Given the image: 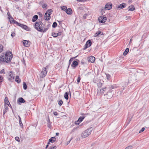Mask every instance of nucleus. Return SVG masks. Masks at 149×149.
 Instances as JSON below:
<instances>
[{
  "instance_id": "nucleus-37",
  "label": "nucleus",
  "mask_w": 149,
  "mask_h": 149,
  "mask_svg": "<svg viewBox=\"0 0 149 149\" xmlns=\"http://www.w3.org/2000/svg\"><path fill=\"white\" fill-rule=\"evenodd\" d=\"M77 56H76V57H74V58H75ZM73 58H71L69 60V66L68 67V68H69V65H70V63H71V62L72 61V60H73Z\"/></svg>"
},
{
  "instance_id": "nucleus-58",
  "label": "nucleus",
  "mask_w": 149,
  "mask_h": 149,
  "mask_svg": "<svg viewBox=\"0 0 149 149\" xmlns=\"http://www.w3.org/2000/svg\"><path fill=\"white\" fill-rule=\"evenodd\" d=\"M48 147V145H47V146H46V148H45L46 149L47 148V147Z\"/></svg>"
},
{
  "instance_id": "nucleus-33",
  "label": "nucleus",
  "mask_w": 149,
  "mask_h": 149,
  "mask_svg": "<svg viewBox=\"0 0 149 149\" xmlns=\"http://www.w3.org/2000/svg\"><path fill=\"white\" fill-rule=\"evenodd\" d=\"M61 9L63 10H67V8L66 6H63L60 7Z\"/></svg>"
},
{
  "instance_id": "nucleus-60",
  "label": "nucleus",
  "mask_w": 149,
  "mask_h": 149,
  "mask_svg": "<svg viewBox=\"0 0 149 149\" xmlns=\"http://www.w3.org/2000/svg\"><path fill=\"white\" fill-rule=\"evenodd\" d=\"M7 14H8V16H9V15H10V13H9V12H8V13H7Z\"/></svg>"
},
{
  "instance_id": "nucleus-52",
  "label": "nucleus",
  "mask_w": 149,
  "mask_h": 149,
  "mask_svg": "<svg viewBox=\"0 0 149 149\" xmlns=\"http://www.w3.org/2000/svg\"><path fill=\"white\" fill-rule=\"evenodd\" d=\"M4 72V70L3 69L0 72V73H3Z\"/></svg>"
},
{
  "instance_id": "nucleus-45",
  "label": "nucleus",
  "mask_w": 149,
  "mask_h": 149,
  "mask_svg": "<svg viewBox=\"0 0 149 149\" xmlns=\"http://www.w3.org/2000/svg\"><path fill=\"white\" fill-rule=\"evenodd\" d=\"M15 34L14 32L12 33L11 34V36H12L13 38L15 36Z\"/></svg>"
},
{
  "instance_id": "nucleus-4",
  "label": "nucleus",
  "mask_w": 149,
  "mask_h": 149,
  "mask_svg": "<svg viewBox=\"0 0 149 149\" xmlns=\"http://www.w3.org/2000/svg\"><path fill=\"white\" fill-rule=\"evenodd\" d=\"M53 11L51 9L47 10L45 15V18L47 20H49L50 19V15L52 14Z\"/></svg>"
},
{
  "instance_id": "nucleus-16",
  "label": "nucleus",
  "mask_w": 149,
  "mask_h": 149,
  "mask_svg": "<svg viewBox=\"0 0 149 149\" xmlns=\"http://www.w3.org/2000/svg\"><path fill=\"white\" fill-rule=\"evenodd\" d=\"M126 6V5L125 3H123L120 5H119L118 7V8L120 9H122L125 8Z\"/></svg>"
},
{
  "instance_id": "nucleus-6",
  "label": "nucleus",
  "mask_w": 149,
  "mask_h": 149,
  "mask_svg": "<svg viewBox=\"0 0 149 149\" xmlns=\"http://www.w3.org/2000/svg\"><path fill=\"white\" fill-rule=\"evenodd\" d=\"M98 20L100 22L103 23L106 21L107 17L103 16H100L99 17Z\"/></svg>"
},
{
  "instance_id": "nucleus-31",
  "label": "nucleus",
  "mask_w": 149,
  "mask_h": 149,
  "mask_svg": "<svg viewBox=\"0 0 149 149\" xmlns=\"http://www.w3.org/2000/svg\"><path fill=\"white\" fill-rule=\"evenodd\" d=\"M101 32L100 31H98L94 35V37H96L99 36L101 33Z\"/></svg>"
},
{
  "instance_id": "nucleus-43",
  "label": "nucleus",
  "mask_w": 149,
  "mask_h": 149,
  "mask_svg": "<svg viewBox=\"0 0 149 149\" xmlns=\"http://www.w3.org/2000/svg\"><path fill=\"white\" fill-rule=\"evenodd\" d=\"M80 79H81L80 77V76H79L78 77V78L77 79V82L78 83H79L80 82Z\"/></svg>"
},
{
  "instance_id": "nucleus-3",
  "label": "nucleus",
  "mask_w": 149,
  "mask_h": 149,
  "mask_svg": "<svg viewBox=\"0 0 149 149\" xmlns=\"http://www.w3.org/2000/svg\"><path fill=\"white\" fill-rule=\"evenodd\" d=\"M35 28L39 31H42L43 29V24L41 22H36L35 25Z\"/></svg>"
},
{
  "instance_id": "nucleus-25",
  "label": "nucleus",
  "mask_w": 149,
  "mask_h": 149,
  "mask_svg": "<svg viewBox=\"0 0 149 149\" xmlns=\"http://www.w3.org/2000/svg\"><path fill=\"white\" fill-rule=\"evenodd\" d=\"M42 6L43 9H47V5L46 3H43L42 4Z\"/></svg>"
},
{
  "instance_id": "nucleus-49",
  "label": "nucleus",
  "mask_w": 149,
  "mask_h": 149,
  "mask_svg": "<svg viewBox=\"0 0 149 149\" xmlns=\"http://www.w3.org/2000/svg\"><path fill=\"white\" fill-rule=\"evenodd\" d=\"M79 123V121H78V120L77 121H76L75 123V124L76 125H78L79 123Z\"/></svg>"
},
{
  "instance_id": "nucleus-38",
  "label": "nucleus",
  "mask_w": 149,
  "mask_h": 149,
  "mask_svg": "<svg viewBox=\"0 0 149 149\" xmlns=\"http://www.w3.org/2000/svg\"><path fill=\"white\" fill-rule=\"evenodd\" d=\"M48 28H44V29L42 30V31H40V32H45L47 30Z\"/></svg>"
},
{
  "instance_id": "nucleus-41",
  "label": "nucleus",
  "mask_w": 149,
  "mask_h": 149,
  "mask_svg": "<svg viewBox=\"0 0 149 149\" xmlns=\"http://www.w3.org/2000/svg\"><path fill=\"white\" fill-rule=\"evenodd\" d=\"M63 102L61 100L59 101L58 104L60 106H61L62 105V104H63Z\"/></svg>"
},
{
  "instance_id": "nucleus-21",
  "label": "nucleus",
  "mask_w": 149,
  "mask_h": 149,
  "mask_svg": "<svg viewBox=\"0 0 149 149\" xmlns=\"http://www.w3.org/2000/svg\"><path fill=\"white\" fill-rule=\"evenodd\" d=\"M128 9L129 11H132L134 10L135 8L134 6L133 5H132L129 7Z\"/></svg>"
},
{
  "instance_id": "nucleus-63",
  "label": "nucleus",
  "mask_w": 149,
  "mask_h": 149,
  "mask_svg": "<svg viewBox=\"0 0 149 149\" xmlns=\"http://www.w3.org/2000/svg\"><path fill=\"white\" fill-rule=\"evenodd\" d=\"M131 40H131V39L130 40V42H131Z\"/></svg>"
},
{
  "instance_id": "nucleus-9",
  "label": "nucleus",
  "mask_w": 149,
  "mask_h": 149,
  "mask_svg": "<svg viewBox=\"0 0 149 149\" xmlns=\"http://www.w3.org/2000/svg\"><path fill=\"white\" fill-rule=\"evenodd\" d=\"M112 92L108 91L106 93V94H104V95L107 99H110L113 96V94L111 93Z\"/></svg>"
},
{
  "instance_id": "nucleus-39",
  "label": "nucleus",
  "mask_w": 149,
  "mask_h": 149,
  "mask_svg": "<svg viewBox=\"0 0 149 149\" xmlns=\"http://www.w3.org/2000/svg\"><path fill=\"white\" fill-rule=\"evenodd\" d=\"M15 139L16 141H17L18 142H19L20 141V140L18 137H16L15 138Z\"/></svg>"
},
{
  "instance_id": "nucleus-46",
  "label": "nucleus",
  "mask_w": 149,
  "mask_h": 149,
  "mask_svg": "<svg viewBox=\"0 0 149 149\" xmlns=\"http://www.w3.org/2000/svg\"><path fill=\"white\" fill-rule=\"evenodd\" d=\"M19 125H20V127L21 128H22L23 127V124H22V121L21 122H19Z\"/></svg>"
},
{
  "instance_id": "nucleus-56",
  "label": "nucleus",
  "mask_w": 149,
  "mask_h": 149,
  "mask_svg": "<svg viewBox=\"0 0 149 149\" xmlns=\"http://www.w3.org/2000/svg\"><path fill=\"white\" fill-rule=\"evenodd\" d=\"M61 32H59V33H57V34H58V36L61 35Z\"/></svg>"
},
{
  "instance_id": "nucleus-53",
  "label": "nucleus",
  "mask_w": 149,
  "mask_h": 149,
  "mask_svg": "<svg viewBox=\"0 0 149 149\" xmlns=\"http://www.w3.org/2000/svg\"><path fill=\"white\" fill-rule=\"evenodd\" d=\"M38 14H39V15H40V17H42V14L40 13H38Z\"/></svg>"
},
{
  "instance_id": "nucleus-44",
  "label": "nucleus",
  "mask_w": 149,
  "mask_h": 149,
  "mask_svg": "<svg viewBox=\"0 0 149 149\" xmlns=\"http://www.w3.org/2000/svg\"><path fill=\"white\" fill-rule=\"evenodd\" d=\"M132 148V146H129L126 147L125 149H131Z\"/></svg>"
},
{
  "instance_id": "nucleus-34",
  "label": "nucleus",
  "mask_w": 149,
  "mask_h": 149,
  "mask_svg": "<svg viewBox=\"0 0 149 149\" xmlns=\"http://www.w3.org/2000/svg\"><path fill=\"white\" fill-rule=\"evenodd\" d=\"M3 48V46L2 45H0V53L2 52Z\"/></svg>"
},
{
  "instance_id": "nucleus-24",
  "label": "nucleus",
  "mask_w": 149,
  "mask_h": 149,
  "mask_svg": "<svg viewBox=\"0 0 149 149\" xmlns=\"http://www.w3.org/2000/svg\"><path fill=\"white\" fill-rule=\"evenodd\" d=\"M38 15H34L33 17L32 18V21L33 22H34L35 21H36L38 19Z\"/></svg>"
},
{
  "instance_id": "nucleus-11",
  "label": "nucleus",
  "mask_w": 149,
  "mask_h": 149,
  "mask_svg": "<svg viewBox=\"0 0 149 149\" xmlns=\"http://www.w3.org/2000/svg\"><path fill=\"white\" fill-rule=\"evenodd\" d=\"M91 42L90 40H88L86 42L85 45L84 49H86L88 47H90L91 45Z\"/></svg>"
},
{
  "instance_id": "nucleus-13",
  "label": "nucleus",
  "mask_w": 149,
  "mask_h": 149,
  "mask_svg": "<svg viewBox=\"0 0 149 149\" xmlns=\"http://www.w3.org/2000/svg\"><path fill=\"white\" fill-rule=\"evenodd\" d=\"M16 23L18 26H19L25 29H26L28 28V27L26 25L21 24L20 23H18L17 22H16Z\"/></svg>"
},
{
  "instance_id": "nucleus-50",
  "label": "nucleus",
  "mask_w": 149,
  "mask_h": 149,
  "mask_svg": "<svg viewBox=\"0 0 149 149\" xmlns=\"http://www.w3.org/2000/svg\"><path fill=\"white\" fill-rule=\"evenodd\" d=\"M3 79V78L1 76H0V82H2Z\"/></svg>"
},
{
  "instance_id": "nucleus-62",
  "label": "nucleus",
  "mask_w": 149,
  "mask_h": 149,
  "mask_svg": "<svg viewBox=\"0 0 149 149\" xmlns=\"http://www.w3.org/2000/svg\"><path fill=\"white\" fill-rule=\"evenodd\" d=\"M48 149H52V148H51V147L49 148Z\"/></svg>"
},
{
  "instance_id": "nucleus-27",
  "label": "nucleus",
  "mask_w": 149,
  "mask_h": 149,
  "mask_svg": "<svg viewBox=\"0 0 149 149\" xmlns=\"http://www.w3.org/2000/svg\"><path fill=\"white\" fill-rule=\"evenodd\" d=\"M8 18L9 19L10 22L13 23L14 22V20L13 18L10 16L9 15Z\"/></svg>"
},
{
  "instance_id": "nucleus-20",
  "label": "nucleus",
  "mask_w": 149,
  "mask_h": 149,
  "mask_svg": "<svg viewBox=\"0 0 149 149\" xmlns=\"http://www.w3.org/2000/svg\"><path fill=\"white\" fill-rule=\"evenodd\" d=\"M18 102L21 103H24L25 102V101L23 98L20 97L17 100V102Z\"/></svg>"
},
{
  "instance_id": "nucleus-51",
  "label": "nucleus",
  "mask_w": 149,
  "mask_h": 149,
  "mask_svg": "<svg viewBox=\"0 0 149 149\" xmlns=\"http://www.w3.org/2000/svg\"><path fill=\"white\" fill-rule=\"evenodd\" d=\"M53 113L55 116H56L58 114V113L56 112H54Z\"/></svg>"
},
{
  "instance_id": "nucleus-1",
  "label": "nucleus",
  "mask_w": 149,
  "mask_h": 149,
  "mask_svg": "<svg viewBox=\"0 0 149 149\" xmlns=\"http://www.w3.org/2000/svg\"><path fill=\"white\" fill-rule=\"evenodd\" d=\"M12 57V53L10 51H7L5 55L0 57V60L1 62L8 63L10 61Z\"/></svg>"
},
{
  "instance_id": "nucleus-14",
  "label": "nucleus",
  "mask_w": 149,
  "mask_h": 149,
  "mask_svg": "<svg viewBox=\"0 0 149 149\" xmlns=\"http://www.w3.org/2000/svg\"><path fill=\"white\" fill-rule=\"evenodd\" d=\"M23 42L24 46L26 47H28L29 46V41L26 40H23Z\"/></svg>"
},
{
  "instance_id": "nucleus-28",
  "label": "nucleus",
  "mask_w": 149,
  "mask_h": 149,
  "mask_svg": "<svg viewBox=\"0 0 149 149\" xmlns=\"http://www.w3.org/2000/svg\"><path fill=\"white\" fill-rule=\"evenodd\" d=\"M85 118V116H83V117H79L78 120V121H79V123L81 122Z\"/></svg>"
},
{
  "instance_id": "nucleus-26",
  "label": "nucleus",
  "mask_w": 149,
  "mask_h": 149,
  "mask_svg": "<svg viewBox=\"0 0 149 149\" xmlns=\"http://www.w3.org/2000/svg\"><path fill=\"white\" fill-rule=\"evenodd\" d=\"M56 140V138L54 137H52L49 140V141L52 143L54 142Z\"/></svg>"
},
{
  "instance_id": "nucleus-8",
  "label": "nucleus",
  "mask_w": 149,
  "mask_h": 149,
  "mask_svg": "<svg viewBox=\"0 0 149 149\" xmlns=\"http://www.w3.org/2000/svg\"><path fill=\"white\" fill-rule=\"evenodd\" d=\"M47 72L46 71V68H43L42 70L41 71V75L40 76V78H42L45 77L46 75Z\"/></svg>"
},
{
  "instance_id": "nucleus-12",
  "label": "nucleus",
  "mask_w": 149,
  "mask_h": 149,
  "mask_svg": "<svg viewBox=\"0 0 149 149\" xmlns=\"http://www.w3.org/2000/svg\"><path fill=\"white\" fill-rule=\"evenodd\" d=\"M116 88V87L115 85L109 86L107 88V90L108 91L112 92V90Z\"/></svg>"
},
{
  "instance_id": "nucleus-54",
  "label": "nucleus",
  "mask_w": 149,
  "mask_h": 149,
  "mask_svg": "<svg viewBox=\"0 0 149 149\" xmlns=\"http://www.w3.org/2000/svg\"><path fill=\"white\" fill-rule=\"evenodd\" d=\"M19 122H21L22 121L21 118L19 116Z\"/></svg>"
},
{
  "instance_id": "nucleus-22",
  "label": "nucleus",
  "mask_w": 149,
  "mask_h": 149,
  "mask_svg": "<svg viewBox=\"0 0 149 149\" xmlns=\"http://www.w3.org/2000/svg\"><path fill=\"white\" fill-rule=\"evenodd\" d=\"M78 65V63L76 61H74L72 65V66L73 68H75Z\"/></svg>"
},
{
  "instance_id": "nucleus-30",
  "label": "nucleus",
  "mask_w": 149,
  "mask_h": 149,
  "mask_svg": "<svg viewBox=\"0 0 149 149\" xmlns=\"http://www.w3.org/2000/svg\"><path fill=\"white\" fill-rule=\"evenodd\" d=\"M129 51V49L128 48H126V49L125 51L123 53V55L124 56L126 55H127V54L128 53Z\"/></svg>"
},
{
  "instance_id": "nucleus-55",
  "label": "nucleus",
  "mask_w": 149,
  "mask_h": 149,
  "mask_svg": "<svg viewBox=\"0 0 149 149\" xmlns=\"http://www.w3.org/2000/svg\"><path fill=\"white\" fill-rule=\"evenodd\" d=\"M70 140H70L69 141H68L67 142L66 144L67 145H68L70 143Z\"/></svg>"
},
{
  "instance_id": "nucleus-10",
  "label": "nucleus",
  "mask_w": 149,
  "mask_h": 149,
  "mask_svg": "<svg viewBox=\"0 0 149 149\" xmlns=\"http://www.w3.org/2000/svg\"><path fill=\"white\" fill-rule=\"evenodd\" d=\"M112 6V4L111 3H108L105 5L104 9L106 10H109L111 9Z\"/></svg>"
},
{
  "instance_id": "nucleus-32",
  "label": "nucleus",
  "mask_w": 149,
  "mask_h": 149,
  "mask_svg": "<svg viewBox=\"0 0 149 149\" xmlns=\"http://www.w3.org/2000/svg\"><path fill=\"white\" fill-rule=\"evenodd\" d=\"M23 86L24 89L25 90L27 88V86L25 82L23 83Z\"/></svg>"
},
{
  "instance_id": "nucleus-61",
  "label": "nucleus",
  "mask_w": 149,
  "mask_h": 149,
  "mask_svg": "<svg viewBox=\"0 0 149 149\" xmlns=\"http://www.w3.org/2000/svg\"><path fill=\"white\" fill-rule=\"evenodd\" d=\"M49 143H49V142H48V143H47V145H48L49 146Z\"/></svg>"
},
{
  "instance_id": "nucleus-57",
  "label": "nucleus",
  "mask_w": 149,
  "mask_h": 149,
  "mask_svg": "<svg viewBox=\"0 0 149 149\" xmlns=\"http://www.w3.org/2000/svg\"><path fill=\"white\" fill-rule=\"evenodd\" d=\"M56 134L57 136H58L59 135V133H56Z\"/></svg>"
},
{
  "instance_id": "nucleus-47",
  "label": "nucleus",
  "mask_w": 149,
  "mask_h": 149,
  "mask_svg": "<svg viewBox=\"0 0 149 149\" xmlns=\"http://www.w3.org/2000/svg\"><path fill=\"white\" fill-rule=\"evenodd\" d=\"M52 149H56V146H52L51 147Z\"/></svg>"
},
{
  "instance_id": "nucleus-29",
  "label": "nucleus",
  "mask_w": 149,
  "mask_h": 149,
  "mask_svg": "<svg viewBox=\"0 0 149 149\" xmlns=\"http://www.w3.org/2000/svg\"><path fill=\"white\" fill-rule=\"evenodd\" d=\"M68 92H66L64 95V98L67 100L68 99Z\"/></svg>"
},
{
  "instance_id": "nucleus-2",
  "label": "nucleus",
  "mask_w": 149,
  "mask_h": 149,
  "mask_svg": "<svg viewBox=\"0 0 149 149\" xmlns=\"http://www.w3.org/2000/svg\"><path fill=\"white\" fill-rule=\"evenodd\" d=\"M92 130L93 128L92 127H90L85 130L81 134V137L82 138H85L88 137L91 134Z\"/></svg>"
},
{
  "instance_id": "nucleus-23",
  "label": "nucleus",
  "mask_w": 149,
  "mask_h": 149,
  "mask_svg": "<svg viewBox=\"0 0 149 149\" xmlns=\"http://www.w3.org/2000/svg\"><path fill=\"white\" fill-rule=\"evenodd\" d=\"M15 81L18 83H20L21 82V80L19 79L18 76H16Z\"/></svg>"
},
{
  "instance_id": "nucleus-59",
  "label": "nucleus",
  "mask_w": 149,
  "mask_h": 149,
  "mask_svg": "<svg viewBox=\"0 0 149 149\" xmlns=\"http://www.w3.org/2000/svg\"><path fill=\"white\" fill-rule=\"evenodd\" d=\"M82 0H77V1H82Z\"/></svg>"
},
{
  "instance_id": "nucleus-18",
  "label": "nucleus",
  "mask_w": 149,
  "mask_h": 149,
  "mask_svg": "<svg viewBox=\"0 0 149 149\" xmlns=\"http://www.w3.org/2000/svg\"><path fill=\"white\" fill-rule=\"evenodd\" d=\"M8 106H7L6 104L5 105L3 111V114L7 112L8 109Z\"/></svg>"
},
{
  "instance_id": "nucleus-5",
  "label": "nucleus",
  "mask_w": 149,
  "mask_h": 149,
  "mask_svg": "<svg viewBox=\"0 0 149 149\" xmlns=\"http://www.w3.org/2000/svg\"><path fill=\"white\" fill-rule=\"evenodd\" d=\"M107 87H104L103 88H99L97 89V94L99 95H102L104 94L107 90Z\"/></svg>"
},
{
  "instance_id": "nucleus-35",
  "label": "nucleus",
  "mask_w": 149,
  "mask_h": 149,
  "mask_svg": "<svg viewBox=\"0 0 149 149\" xmlns=\"http://www.w3.org/2000/svg\"><path fill=\"white\" fill-rule=\"evenodd\" d=\"M57 26V23L54 22L53 23V25H52V27L53 28H55Z\"/></svg>"
},
{
  "instance_id": "nucleus-19",
  "label": "nucleus",
  "mask_w": 149,
  "mask_h": 149,
  "mask_svg": "<svg viewBox=\"0 0 149 149\" xmlns=\"http://www.w3.org/2000/svg\"><path fill=\"white\" fill-rule=\"evenodd\" d=\"M5 104H6L7 106H9V105H10V107H11V105H10L7 97H5Z\"/></svg>"
},
{
  "instance_id": "nucleus-17",
  "label": "nucleus",
  "mask_w": 149,
  "mask_h": 149,
  "mask_svg": "<svg viewBox=\"0 0 149 149\" xmlns=\"http://www.w3.org/2000/svg\"><path fill=\"white\" fill-rule=\"evenodd\" d=\"M66 13L68 15H71L72 14V11L70 8H69L65 11Z\"/></svg>"
},
{
  "instance_id": "nucleus-15",
  "label": "nucleus",
  "mask_w": 149,
  "mask_h": 149,
  "mask_svg": "<svg viewBox=\"0 0 149 149\" xmlns=\"http://www.w3.org/2000/svg\"><path fill=\"white\" fill-rule=\"evenodd\" d=\"M95 61V58L93 56L89 57L88 58V61L91 63H93Z\"/></svg>"
},
{
  "instance_id": "nucleus-7",
  "label": "nucleus",
  "mask_w": 149,
  "mask_h": 149,
  "mask_svg": "<svg viewBox=\"0 0 149 149\" xmlns=\"http://www.w3.org/2000/svg\"><path fill=\"white\" fill-rule=\"evenodd\" d=\"M8 77V80L10 81H13L14 80V78L12 72L9 73Z\"/></svg>"
},
{
  "instance_id": "nucleus-36",
  "label": "nucleus",
  "mask_w": 149,
  "mask_h": 149,
  "mask_svg": "<svg viewBox=\"0 0 149 149\" xmlns=\"http://www.w3.org/2000/svg\"><path fill=\"white\" fill-rule=\"evenodd\" d=\"M106 75L107 79L108 80L110 78V75L108 74H106Z\"/></svg>"
},
{
  "instance_id": "nucleus-48",
  "label": "nucleus",
  "mask_w": 149,
  "mask_h": 149,
  "mask_svg": "<svg viewBox=\"0 0 149 149\" xmlns=\"http://www.w3.org/2000/svg\"><path fill=\"white\" fill-rule=\"evenodd\" d=\"M87 15V14H85L84 16H83V18L85 19H86V17Z\"/></svg>"
},
{
  "instance_id": "nucleus-40",
  "label": "nucleus",
  "mask_w": 149,
  "mask_h": 149,
  "mask_svg": "<svg viewBox=\"0 0 149 149\" xmlns=\"http://www.w3.org/2000/svg\"><path fill=\"white\" fill-rule=\"evenodd\" d=\"M52 36L54 37H56L58 36V34H57V33H52Z\"/></svg>"
},
{
  "instance_id": "nucleus-42",
  "label": "nucleus",
  "mask_w": 149,
  "mask_h": 149,
  "mask_svg": "<svg viewBox=\"0 0 149 149\" xmlns=\"http://www.w3.org/2000/svg\"><path fill=\"white\" fill-rule=\"evenodd\" d=\"M145 130V128L144 127H143L139 131V133H141L143 132Z\"/></svg>"
}]
</instances>
